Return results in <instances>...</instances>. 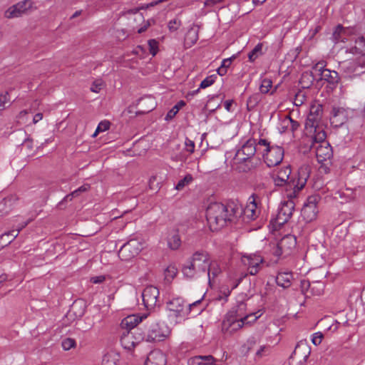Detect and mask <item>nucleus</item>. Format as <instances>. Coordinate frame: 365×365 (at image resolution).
Listing matches in <instances>:
<instances>
[{
	"label": "nucleus",
	"mask_w": 365,
	"mask_h": 365,
	"mask_svg": "<svg viewBox=\"0 0 365 365\" xmlns=\"http://www.w3.org/2000/svg\"><path fill=\"white\" fill-rule=\"evenodd\" d=\"M242 214V206L234 201L226 204L213 202L206 210L207 220L213 230L223 227L227 222H235Z\"/></svg>",
	"instance_id": "1"
},
{
	"label": "nucleus",
	"mask_w": 365,
	"mask_h": 365,
	"mask_svg": "<svg viewBox=\"0 0 365 365\" xmlns=\"http://www.w3.org/2000/svg\"><path fill=\"white\" fill-rule=\"evenodd\" d=\"M290 167L286 166L274 172L272 179L275 186L285 187L287 198H295L307 183L309 177V168L307 165L302 166L299 169L297 178H290Z\"/></svg>",
	"instance_id": "2"
},
{
	"label": "nucleus",
	"mask_w": 365,
	"mask_h": 365,
	"mask_svg": "<svg viewBox=\"0 0 365 365\" xmlns=\"http://www.w3.org/2000/svg\"><path fill=\"white\" fill-rule=\"evenodd\" d=\"M210 259V255L207 251L200 250L195 252L182 266L184 276L192 279L205 274L207 271Z\"/></svg>",
	"instance_id": "3"
},
{
	"label": "nucleus",
	"mask_w": 365,
	"mask_h": 365,
	"mask_svg": "<svg viewBox=\"0 0 365 365\" xmlns=\"http://www.w3.org/2000/svg\"><path fill=\"white\" fill-rule=\"evenodd\" d=\"M322 106L314 103L310 107L309 114L304 125V134L306 137H327L322 125L319 124L322 115Z\"/></svg>",
	"instance_id": "4"
},
{
	"label": "nucleus",
	"mask_w": 365,
	"mask_h": 365,
	"mask_svg": "<svg viewBox=\"0 0 365 365\" xmlns=\"http://www.w3.org/2000/svg\"><path fill=\"white\" fill-rule=\"evenodd\" d=\"M170 334V330L166 324L150 316L148 321L146 334L143 336L148 342H160L165 340Z\"/></svg>",
	"instance_id": "5"
},
{
	"label": "nucleus",
	"mask_w": 365,
	"mask_h": 365,
	"mask_svg": "<svg viewBox=\"0 0 365 365\" xmlns=\"http://www.w3.org/2000/svg\"><path fill=\"white\" fill-rule=\"evenodd\" d=\"M293 199L288 198L287 200H284L281 202L276 217L271 220L275 230L279 229L292 217L295 207Z\"/></svg>",
	"instance_id": "6"
},
{
	"label": "nucleus",
	"mask_w": 365,
	"mask_h": 365,
	"mask_svg": "<svg viewBox=\"0 0 365 365\" xmlns=\"http://www.w3.org/2000/svg\"><path fill=\"white\" fill-rule=\"evenodd\" d=\"M259 145H265L266 153L263 155L264 161L268 167H274L279 165L284 158V149L280 146H269V143L262 138H259Z\"/></svg>",
	"instance_id": "7"
},
{
	"label": "nucleus",
	"mask_w": 365,
	"mask_h": 365,
	"mask_svg": "<svg viewBox=\"0 0 365 365\" xmlns=\"http://www.w3.org/2000/svg\"><path fill=\"white\" fill-rule=\"evenodd\" d=\"M200 302L201 299H199L192 304H186L182 298L178 297L171 299L168 303L167 308L171 313L170 316L184 318L188 314L191 308L199 304Z\"/></svg>",
	"instance_id": "8"
},
{
	"label": "nucleus",
	"mask_w": 365,
	"mask_h": 365,
	"mask_svg": "<svg viewBox=\"0 0 365 365\" xmlns=\"http://www.w3.org/2000/svg\"><path fill=\"white\" fill-rule=\"evenodd\" d=\"M143 248V243L141 241L131 239L120 247L118 257L123 261H128L137 256Z\"/></svg>",
	"instance_id": "9"
},
{
	"label": "nucleus",
	"mask_w": 365,
	"mask_h": 365,
	"mask_svg": "<svg viewBox=\"0 0 365 365\" xmlns=\"http://www.w3.org/2000/svg\"><path fill=\"white\" fill-rule=\"evenodd\" d=\"M232 313L228 312L222 323V331L227 335L234 334L240 329L245 323L250 322L241 320V318H238L237 315L235 316Z\"/></svg>",
	"instance_id": "10"
},
{
	"label": "nucleus",
	"mask_w": 365,
	"mask_h": 365,
	"mask_svg": "<svg viewBox=\"0 0 365 365\" xmlns=\"http://www.w3.org/2000/svg\"><path fill=\"white\" fill-rule=\"evenodd\" d=\"M324 283L322 281H314L310 282L303 279L300 282L301 292L306 297L321 296L324 291Z\"/></svg>",
	"instance_id": "11"
},
{
	"label": "nucleus",
	"mask_w": 365,
	"mask_h": 365,
	"mask_svg": "<svg viewBox=\"0 0 365 365\" xmlns=\"http://www.w3.org/2000/svg\"><path fill=\"white\" fill-rule=\"evenodd\" d=\"M144 339L140 329L124 331L120 337V343L126 349L134 348L140 341Z\"/></svg>",
	"instance_id": "12"
},
{
	"label": "nucleus",
	"mask_w": 365,
	"mask_h": 365,
	"mask_svg": "<svg viewBox=\"0 0 365 365\" xmlns=\"http://www.w3.org/2000/svg\"><path fill=\"white\" fill-rule=\"evenodd\" d=\"M241 262L247 267L250 274L255 275L261 269L264 259L257 254H244L241 257Z\"/></svg>",
	"instance_id": "13"
},
{
	"label": "nucleus",
	"mask_w": 365,
	"mask_h": 365,
	"mask_svg": "<svg viewBox=\"0 0 365 365\" xmlns=\"http://www.w3.org/2000/svg\"><path fill=\"white\" fill-rule=\"evenodd\" d=\"M324 67V61H319L314 65L313 70L320 76V80H324L334 86H336L340 80L338 73Z\"/></svg>",
	"instance_id": "14"
},
{
	"label": "nucleus",
	"mask_w": 365,
	"mask_h": 365,
	"mask_svg": "<svg viewBox=\"0 0 365 365\" xmlns=\"http://www.w3.org/2000/svg\"><path fill=\"white\" fill-rule=\"evenodd\" d=\"M320 200L319 195H312L307 198V202L302 209V215L307 222L314 220L319 212L317 204Z\"/></svg>",
	"instance_id": "15"
},
{
	"label": "nucleus",
	"mask_w": 365,
	"mask_h": 365,
	"mask_svg": "<svg viewBox=\"0 0 365 365\" xmlns=\"http://www.w3.org/2000/svg\"><path fill=\"white\" fill-rule=\"evenodd\" d=\"M257 151V144L255 138H248L241 149L238 150L234 158V161L241 162L251 159Z\"/></svg>",
	"instance_id": "16"
},
{
	"label": "nucleus",
	"mask_w": 365,
	"mask_h": 365,
	"mask_svg": "<svg viewBox=\"0 0 365 365\" xmlns=\"http://www.w3.org/2000/svg\"><path fill=\"white\" fill-rule=\"evenodd\" d=\"M314 142L319 143V145L316 148V157L319 163L330 160L333 156L332 148L330 143L326 140V138H313Z\"/></svg>",
	"instance_id": "17"
},
{
	"label": "nucleus",
	"mask_w": 365,
	"mask_h": 365,
	"mask_svg": "<svg viewBox=\"0 0 365 365\" xmlns=\"http://www.w3.org/2000/svg\"><path fill=\"white\" fill-rule=\"evenodd\" d=\"M33 2L31 0H24L10 6L4 14L7 19H14L21 16L32 7Z\"/></svg>",
	"instance_id": "18"
},
{
	"label": "nucleus",
	"mask_w": 365,
	"mask_h": 365,
	"mask_svg": "<svg viewBox=\"0 0 365 365\" xmlns=\"http://www.w3.org/2000/svg\"><path fill=\"white\" fill-rule=\"evenodd\" d=\"M143 301L148 309H153L159 302V290L154 286L146 287L142 293Z\"/></svg>",
	"instance_id": "19"
},
{
	"label": "nucleus",
	"mask_w": 365,
	"mask_h": 365,
	"mask_svg": "<svg viewBox=\"0 0 365 365\" xmlns=\"http://www.w3.org/2000/svg\"><path fill=\"white\" fill-rule=\"evenodd\" d=\"M295 246L296 238L291 235H285L277 243L274 254L277 256H280L283 254L289 255Z\"/></svg>",
	"instance_id": "20"
},
{
	"label": "nucleus",
	"mask_w": 365,
	"mask_h": 365,
	"mask_svg": "<svg viewBox=\"0 0 365 365\" xmlns=\"http://www.w3.org/2000/svg\"><path fill=\"white\" fill-rule=\"evenodd\" d=\"M347 117V110L345 108L334 106L330 116L331 124L334 127H339L346 121Z\"/></svg>",
	"instance_id": "21"
},
{
	"label": "nucleus",
	"mask_w": 365,
	"mask_h": 365,
	"mask_svg": "<svg viewBox=\"0 0 365 365\" xmlns=\"http://www.w3.org/2000/svg\"><path fill=\"white\" fill-rule=\"evenodd\" d=\"M18 201L15 195H10L0 201V221L9 215Z\"/></svg>",
	"instance_id": "22"
},
{
	"label": "nucleus",
	"mask_w": 365,
	"mask_h": 365,
	"mask_svg": "<svg viewBox=\"0 0 365 365\" xmlns=\"http://www.w3.org/2000/svg\"><path fill=\"white\" fill-rule=\"evenodd\" d=\"M147 318L145 314L142 317H138L135 315H130L125 318H124L120 324L122 329L128 330H133V329H138L137 325L142 322L143 319Z\"/></svg>",
	"instance_id": "23"
},
{
	"label": "nucleus",
	"mask_w": 365,
	"mask_h": 365,
	"mask_svg": "<svg viewBox=\"0 0 365 365\" xmlns=\"http://www.w3.org/2000/svg\"><path fill=\"white\" fill-rule=\"evenodd\" d=\"M166 357L160 351H153L148 354L144 365H166Z\"/></svg>",
	"instance_id": "24"
},
{
	"label": "nucleus",
	"mask_w": 365,
	"mask_h": 365,
	"mask_svg": "<svg viewBox=\"0 0 365 365\" xmlns=\"http://www.w3.org/2000/svg\"><path fill=\"white\" fill-rule=\"evenodd\" d=\"M28 225V222H25L21 227L16 230H10L2 234L0 236V246L4 247L9 245L19 235L20 231Z\"/></svg>",
	"instance_id": "25"
},
{
	"label": "nucleus",
	"mask_w": 365,
	"mask_h": 365,
	"mask_svg": "<svg viewBox=\"0 0 365 365\" xmlns=\"http://www.w3.org/2000/svg\"><path fill=\"white\" fill-rule=\"evenodd\" d=\"M145 138H139L133 144V148L127 150L129 155H142L148 150Z\"/></svg>",
	"instance_id": "26"
},
{
	"label": "nucleus",
	"mask_w": 365,
	"mask_h": 365,
	"mask_svg": "<svg viewBox=\"0 0 365 365\" xmlns=\"http://www.w3.org/2000/svg\"><path fill=\"white\" fill-rule=\"evenodd\" d=\"M292 279V272H279L276 277V283L278 286L286 289L291 286Z\"/></svg>",
	"instance_id": "27"
},
{
	"label": "nucleus",
	"mask_w": 365,
	"mask_h": 365,
	"mask_svg": "<svg viewBox=\"0 0 365 365\" xmlns=\"http://www.w3.org/2000/svg\"><path fill=\"white\" fill-rule=\"evenodd\" d=\"M245 309L246 304L244 302H240L236 307L232 308L229 312H233L232 314L235 316L237 315L238 318H241V320L245 322H248L247 319L250 317H255L254 320L257 319V317L254 316V314H246L245 312Z\"/></svg>",
	"instance_id": "28"
},
{
	"label": "nucleus",
	"mask_w": 365,
	"mask_h": 365,
	"mask_svg": "<svg viewBox=\"0 0 365 365\" xmlns=\"http://www.w3.org/2000/svg\"><path fill=\"white\" fill-rule=\"evenodd\" d=\"M220 273L221 268L218 262L217 261L212 260L210 258L208 262L207 271L205 273L207 276L209 282L217 277Z\"/></svg>",
	"instance_id": "29"
},
{
	"label": "nucleus",
	"mask_w": 365,
	"mask_h": 365,
	"mask_svg": "<svg viewBox=\"0 0 365 365\" xmlns=\"http://www.w3.org/2000/svg\"><path fill=\"white\" fill-rule=\"evenodd\" d=\"M309 351H308L307 348L306 346H301L299 345H297L295 347V349L294 350L292 354L291 355L290 359L292 361H297L299 360V362L302 361V359L305 361Z\"/></svg>",
	"instance_id": "30"
},
{
	"label": "nucleus",
	"mask_w": 365,
	"mask_h": 365,
	"mask_svg": "<svg viewBox=\"0 0 365 365\" xmlns=\"http://www.w3.org/2000/svg\"><path fill=\"white\" fill-rule=\"evenodd\" d=\"M347 30L341 25H338L332 34V41L336 43L339 42H345L347 39Z\"/></svg>",
	"instance_id": "31"
},
{
	"label": "nucleus",
	"mask_w": 365,
	"mask_h": 365,
	"mask_svg": "<svg viewBox=\"0 0 365 365\" xmlns=\"http://www.w3.org/2000/svg\"><path fill=\"white\" fill-rule=\"evenodd\" d=\"M198 39V29L191 27L187 32L185 37V43L188 46H192Z\"/></svg>",
	"instance_id": "32"
},
{
	"label": "nucleus",
	"mask_w": 365,
	"mask_h": 365,
	"mask_svg": "<svg viewBox=\"0 0 365 365\" xmlns=\"http://www.w3.org/2000/svg\"><path fill=\"white\" fill-rule=\"evenodd\" d=\"M242 212H244L245 215L251 220H255L257 217V204L254 199L247 205L245 209L242 208Z\"/></svg>",
	"instance_id": "33"
},
{
	"label": "nucleus",
	"mask_w": 365,
	"mask_h": 365,
	"mask_svg": "<svg viewBox=\"0 0 365 365\" xmlns=\"http://www.w3.org/2000/svg\"><path fill=\"white\" fill-rule=\"evenodd\" d=\"M364 58H362L361 59L359 60V62H356L355 61H349L342 63L340 65V67L341 69L347 73H351L356 71V68L359 64H361V61H364Z\"/></svg>",
	"instance_id": "34"
},
{
	"label": "nucleus",
	"mask_w": 365,
	"mask_h": 365,
	"mask_svg": "<svg viewBox=\"0 0 365 365\" xmlns=\"http://www.w3.org/2000/svg\"><path fill=\"white\" fill-rule=\"evenodd\" d=\"M193 362L197 365H215L214 358L211 355L197 356L193 358Z\"/></svg>",
	"instance_id": "35"
},
{
	"label": "nucleus",
	"mask_w": 365,
	"mask_h": 365,
	"mask_svg": "<svg viewBox=\"0 0 365 365\" xmlns=\"http://www.w3.org/2000/svg\"><path fill=\"white\" fill-rule=\"evenodd\" d=\"M235 165V169L239 172L246 173L251 170L252 164L251 163V159L242 160L241 162L234 161Z\"/></svg>",
	"instance_id": "36"
},
{
	"label": "nucleus",
	"mask_w": 365,
	"mask_h": 365,
	"mask_svg": "<svg viewBox=\"0 0 365 365\" xmlns=\"http://www.w3.org/2000/svg\"><path fill=\"white\" fill-rule=\"evenodd\" d=\"M178 269L175 265H169L164 272L165 280L168 282H170L177 275Z\"/></svg>",
	"instance_id": "37"
},
{
	"label": "nucleus",
	"mask_w": 365,
	"mask_h": 365,
	"mask_svg": "<svg viewBox=\"0 0 365 365\" xmlns=\"http://www.w3.org/2000/svg\"><path fill=\"white\" fill-rule=\"evenodd\" d=\"M185 106V103L183 101H179L168 112L165 119L166 120H170L173 119L175 116V115L179 112L180 109Z\"/></svg>",
	"instance_id": "38"
},
{
	"label": "nucleus",
	"mask_w": 365,
	"mask_h": 365,
	"mask_svg": "<svg viewBox=\"0 0 365 365\" xmlns=\"http://www.w3.org/2000/svg\"><path fill=\"white\" fill-rule=\"evenodd\" d=\"M235 56L231 58H225L222 61L221 66L217 68V73L222 76H225L227 72V68L230 66L232 60L235 58Z\"/></svg>",
	"instance_id": "39"
},
{
	"label": "nucleus",
	"mask_w": 365,
	"mask_h": 365,
	"mask_svg": "<svg viewBox=\"0 0 365 365\" xmlns=\"http://www.w3.org/2000/svg\"><path fill=\"white\" fill-rule=\"evenodd\" d=\"M193 180V178L190 174L186 175L183 179H181L176 184L175 188L178 190H182L184 187L191 183Z\"/></svg>",
	"instance_id": "40"
},
{
	"label": "nucleus",
	"mask_w": 365,
	"mask_h": 365,
	"mask_svg": "<svg viewBox=\"0 0 365 365\" xmlns=\"http://www.w3.org/2000/svg\"><path fill=\"white\" fill-rule=\"evenodd\" d=\"M262 45L258 43L248 54V58L250 61H254L257 58L262 54Z\"/></svg>",
	"instance_id": "41"
},
{
	"label": "nucleus",
	"mask_w": 365,
	"mask_h": 365,
	"mask_svg": "<svg viewBox=\"0 0 365 365\" xmlns=\"http://www.w3.org/2000/svg\"><path fill=\"white\" fill-rule=\"evenodd\" d=\"M181 245V240L178 234H174L168 240V245L172 250H177Z\"/></svg>",
	"instance_id": "42"
},
{
	"label": "nucleus",
	"mask_w": 365,
	"mask_h": 365,
	"mask_svg": "<svg viewBox=\"0 0 365 365\" xmlns=\"http://www.w3.org/2000/svg\"><path fill=\"white\" fill-rule=\"evenodd\" d=\"M110 123L108 120H103L99 123L97 128L91 137H96L99 133L106 131L110 128Z\"/></svg>",
	"instance_id": "43"
},
{
	"label": "nucleus",
	"mask_w": 365,
	"mask_h": 365,
	"mask_svg": "<svg viewBox=\"0 0 365 365\" xmlns=\"http://www.w3.org/2000/svg\"><path fill=\"white\" fill-rule=\"evenodd\" d=\"M117 356L113 354L104 355L102 360V365H117Z\"/></svg>",
	"instance_id": "44"
},
{
	"label": "nucleus",
	"mask_w": 365,
	"mask_h": 365,
	"mask_svg": "<svg viewBox=\"0 0 365 365\" xmlns=\"http://www.w3.org/2000/svg\"><path fill=\"white\" fill-rule=\"evenodd\" d=\"M76 341L71 338H66L61 342V346L65 351H68L76 346Z\"/></svg>",
	"instance_id": "45"
},
{
	"label": "nucleus",
	"mask_w": 365,
	"mask_h": 365,
	"mask_svg": "<svg viewBox=\"0 0 365 365\" xmlns=\"http://www.w3.org/2000/svg\"><path fill=\"white\" fill-rule=\"evenodd\" d=\"M272 86V82L269 79H263L262 81L259 90L262 93H267Z\"/></svg>",
	"instance_id": "46"
},
{
	"label": "nucleus",
	"mask_w": 365,
	"mask_h": 365,
	"mask_svg": "<svg viewBox=\"0 0 365 365\" xmlns=\"http://www.w3.org/2000/svg\"><path fill=\"white\" fill-rule=\"evenodd\" d=\"M217 76L212 75L205 78L200 83V88H206L214 83Z\"/></svg>",
	"instance_id": "47"
},
{
	"label": "nucleus",
	"mask_w": 365,
	"mask_h": 365,
	"mask_svg": "<svg viewBox=\"0 0 365 365\" xmlns=\"http://www.w3.org/2000/svg\"><path fill=\"white\" fill-rule=\"evenodd\" d=\"M103 86V81L101 79H96L91 84V91L93 93H99Z\"/></svg>",
	"instance_id": "48"
},
{
	"label": "nucleus",
	"mask_w": 365,
	"mask_h": 365,
	"mask_svg": "<svg viewBox=\"0 0 365 365\" xmlns=\"http://www.w3.org/2000/svg\"><path fill=\"white\" fill-rule=\"evenodd\" d=\"M23 150H26L29 152H31L34 148L33 138H25L24 141L21 143Z\"/></svg>",
	"instance_id": "49"
},
{
	"label": "nucleus",
	"mask_w": 365,
	"mask_h": 365,
	"mask_svg": "<svg viewBox=\"0 0 365 365\" xmlns=\"http://www.w3.org/2000/svg\"><path fill=\"white\" fill-rule=\"evenodd\" d=\"M91 186L89 184H84L82 186L79 187L78 189L75 190L71 192V195H74L75 197L79 196L81 193L85 192L90 189Z\"/></svg>",
	"instance_id": "50"
},
{
	"label": "nucleus",
	"mask_w": 365,
	"mask_h": 365,
	"mask_svg": "<svg viewBox=\"0 0 365 365\" xmlns=\"http://www.w3.org/2000/svg\"><path fill=\"white\" fill-rule=\"evenodd\" d=\"M356 48L359 50V53L365 51V39L363 36L358 37L356 39Z\"/></svg>",
	"instance_id": "51"
},
{
	"label": "nucleus",
	"mask_w": 365,
	"mask_h": 365,
	"mask_svg": "<svg viewBox=\"0 0 365 365\" xmlns=\"http://www.w3.org/2000/svg\"><path fill=\"white\" fill-rule=\"evenodd\" d=\"M148 46L150 53L155 56L158 51V43L155 39H150L148 41Z\"/></svg>",
	"instance_id": "52"
},
{
	"label": "nucleus",
	"mask_w": 365,
	"mask_h": 365,
	"mask_svg": "<svg viewBox=\"0 0 365 365\" xmlns=\"http://www.w3.org/2000/svg\"><path fill=\"white\" fill-rule=\"evenodd\" d=\"M323 337L324 335L322 332H316L312 334V341L316 346L319 345L322 341Z\"/></svg>",
	"instance_id": "53"
},
{
	"label": "nucleus",
	"mask_w": 365,
	"mask_h": 365,
	"mask_svg": "<svg viewBox=\"0 0 365 365\" xmlns=\"http://www.w3.org/2000/svg\"><path fill=\"white\" fill-rule=\"evenodd\" d=\"M269 350V346H260V348L256 352V357L260 359L262 356L267 355Z\"/></svg>",
	"instance_id": "54"
},
{
	"label": "nucleus",
	"mask_w": 365,
	"mask_h": 365,
	"mask_svg": "<svg viewBox=\"0 0 365 365\" xmlns=\"http://www.w3.org/2000/svg\"><path fill=\"white\" fill-rule=\"evenodd\" d=\"M181 22L180 20L173 19L168 23V28L170 31H175L180 26Z\"/></svg>",
	"instance_id": "55"
},
{
	"label": "nucleus",
	"mask_w": 365,
	"mask_h": 365,
	"mask_svg": "<svg viewBox=\"0 0 365 365\" xmlns=\"http://www.w3.org/2000/svg\"><path fill=\"white\" fill-rule=\"evenodd\" d=\"M321 166L319 167V171L323 173H329L330 171L329 165L331 164L330 160H327V162H323L322 163H320Z\"/></svg>",
	"instance_id": "56"
},
{
	"label": "nucleus",
	"mask_w": 365,
	"mask_h": 365,
	"mask_svg": "<svg viewBox=\"0 0 365 365\" xmlns=\"http://www.w3.org/2000/svg\"><path fill=\"white\" fill-rule=\"evenodd\" d=\"M9 101L8 93L0 95V110H2L6 108V104Z\"/></svg>",
	"instance_id": "57"
},
{
	"label": "nucleus",
	"mask_w": 365,
	"mask_h": 365,
	"mask_svg": "<svg viewBox=\"0 0 365 365\" xmlns=\"http://www.w3.org/2000/svg\"><path fill=\"white\" fill-rule=\"evenodd\" d=\"M185 145H186V149L188 152L190 153H192L194 151V147H195V143L193 141L190 140V139L188 138H186V141L185 142Z\"/></svg>",
	"instance_id": "58"
},
{
	"label": "nucleus",
	"mask_w": 365,
	"mask_h": 365,
	"mask_svg": "<svg viewBox=\"0 0 365 365\" xmlns=\"http://www.w3.org/2000/svg\"><path fill=\"white\" fill-rule=\"evenodd\" d=\"M105 279H106L105 276L100 275V276L91 277V282H93V284H100V283H102L103 282H104Z\"/></svg>",
	"instance_id": "59"
},
{
	"label": "nucleus",
	"mask_w": 365,
	"mask_h": 365,
	"mask_svg": "<svg viewBox=\"0 0 365 365\" xmlns=\"http://www.w3.org/2000/svg\"><path fill=\"white\" fill-rule=\"evenodd\" d=\"M222 0H206L204 3L205 6H212L215 4L221 2Z\"/></svg>",
	"instance_id": "60"
},
{
	"label": "nucleus",
	"mask_w": 365,
	"mask_h": 365,
	"mask_svg": "<svg viewBox=\"0 0 365 365\" xmlns=\"http://www.w3.org/2000/svg\"><path fill=\"white\" fill-rule=\"evenodd\" d=\"M73 197H75L74 195H71V193H70L64 197V198L59 202V205H62L68 201H71Z\"/></svg>",
	"instance_id": "61"
},
{
	"label": "nucleus",
	"mask_w": 365,
	"mask_h": 365,
	"mask_svg": "<svg viewBox=\"0 0 365 365\" xmlns=\"http://www.w3.org/2000/svg\"><path fill=\"white\" fill-rule=\"evenodd\" d=\"M43 118V114L41 113H36L34 116V118H33V123L34 124L37 123L38 122H39L41 120H42Z\"/></svg>",
	"instance_id": "62"
},
{
	"label": "nucleus",
	"mask_w": 365,
	"mask_h": 365,
	"mask_svg": "<svg viewBox=\"0 0 365 365\" xmlns=\"http://www.w3.org/2000/svg\"><path fill=\"white\" fill-rule=\"evenodd\" d=\"M339 322L337 321L335 322V324H332L329 326L328 329L331 330L332 331H335L338 329Z\"/></svg>",
	"instance_id": "63"
},
{
	"label": "nucleus",
	"mask_w": 365,
	"mask_h": 365,
	"mask_svg": "<svg viewBox=\"0 0 365 365\" xmlns=\"http://www.w3.org/2000/svg\"><path fill=\"white\" fill-rule=\"evenodd\" d=\"M289 119V121L291 123L292 130H294L297 129L299 127V123L297 121L292 120L290 118Z\"/></svg>",
	"instance_id": "64"
}]
</instances>
